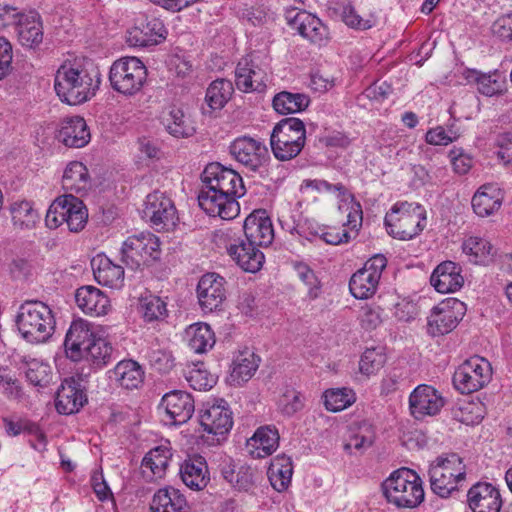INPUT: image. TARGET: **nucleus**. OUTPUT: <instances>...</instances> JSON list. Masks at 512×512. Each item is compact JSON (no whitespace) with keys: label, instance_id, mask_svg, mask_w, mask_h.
<instances>
[{"label":"nucleus","instance_id":"f257e3e1","mask_svg":"<svg viewBox=\"0 0 512 512\" xmlns=\"http://www.w3.org/2000/svg\"><path fill=\"white\" fill-rule=\"evenodd\" d=\"M101 74L92 64L81 60L64 61L56 71L54 89L63 103L79 105L95 96Z\"/></svg>","mask_w":512,"mask_h":512},{"label":"nucleus","instance_id":"f03ea898","mask_svg":"<svg viewBox=\"0 0 512 512\" xmlns=\"http://www.w3.org/2000/svg\"><path fill=\"white\" fill-rule=\"evenodd\" d=\"M15 324L21 337L32 344L44 343L55 331L52 308L40 300H26L18 307Z\"/></svg>","mask_w":512,"mask_h":512},{"label":"nucleus","instance_id":"7ed1b4c3","mask_svg":"<svg viewBox=\"0 0 512 512\" xmlns=\"http://www.w3.org/2000/svg\"><path fill=\"white\" fill-rule=\"evenodd\" d=\"M382 491L387 502L398 508H416L425 496L422 479L406 467L393 471L383 481Z\"/></svg>","mask_w":512,"mask_h":512},{"label":"nucleus","instance_id":"20e7f679","mask_svg":"<svg viewBox=\"0 0 512 512\" xmlns=\"http://www.w3.org/2000/svg\"><path fill=\"white\" fill-rule=\"evenodd\" d=\"M425 208L418 203L398 201L386 213L384 224L389 235L399 240H411L426 227Z\"/></svg>","mask_w":512,"mask_h":512},{"label":"nucleus","instance_id":"39448f33","mask_svg":"<svg viewBox=\"0 0 512 512\" xmlns=\"http://www.w3.org/2000/svg\"><path fill=\"white\" fill-rule=\"evenodd\" d=\"M431 490L440 497H448L459 489L466 479V466L462 458L450 453L437 457L429 467Z\"/></svg>","mask_w":512,"mask_h":512},{"label":"nucleus","instance_id":"423d86ee","mask_svg":"<svg viewBox=\"0 0 512 512\" xmlns=\"http://www.w3.org/2000/svg\"><path fill=\"white\" fill-rule=\"evenodd\" d=\"M306 143V128L299 118H286L278 122L270 135L273 155L280 161L297 157Z\"/></svg>","mask_w":512,"mask_h":512},{"label":"nucleus","instance_id":"0eeeda50","mask_svg":"<svg viewBox=\"0 0 512 512\" xmlns=\"http://www.w3.org/2000/svg\"><path fill=\"white\" fill-rule=\"evenodd\" d=\"M88 220V211L82 200L72 194L57 197L49 206L45 224L49 229L66 225L70 232L84 229Z\"/></svg>","mask_w":512,"mask_h":512},{"label":"nucleus","instance_id":"6e6552de","mask_svg":"<svg viewBox=\"0 0 512 512\" xmlns=\"http://www.w3.org/2000/svg\"><path fill=\"white\" fill-rule=\"evenodd\" d=\"M147 78V69L137 57H122L110 67L109 81L111 87L125 96L137 94Z\"/></svg>","mask_w":512,"mask_h":512},{"label":"nucleus","instance_id":"1a4fd4ad","mask_svg":"<svg viewBox=\"0 0 512 512\" xmlns=\"http://www.w3.org/2000/svg\"><path fill=\"white\" fill-rule=\"evenodd\" d=\"M199 418L203 431L207 433L202 438L210 445L220 444L233 427V413L223 399L204 403Z\"/></svg>","mask_w":512,"mask_h":512},{"label":"nucleus","instance_id":"9d476101","mask_svg":"<svg viewBox=\"0 0 512 512\" xmlns=\"http://www.w3.org/2000/svg\"><path fill=\"white\" fill-rule=\"evenodd\" d=\"M160 241L150 232L128 237L121 247V261L131 269H140L160 258Z\"/></svg>","mask_w":512,"mask_h":512},{"label":"nucleus","instance_id":"9b49d317","mask_svg":"<svg viewBox=\"0 0 512 512\" xmlns=\"http://www.w3.org/2000/svg\"><path fill=\"white\" fill-rule=\"evenodd\" d=\"M492 379L490 362L480 356H472L460 364L453 374V385L462 394H470L485 387Z\"/></svg>","mask_w":512,"mask_h":512},{"label":"nucleus","instance_id":"f8f14e48","mask_svg":"<svg viewBox=\"0 0 512 512\" xmlns=\"http://www.w3.org/2000/svg\"><path fill=\"white\" fill-rule=\"evenodd\" d=\"M202 186L225 193L235 200L246 193L241 175L235 170L225 167L218 162L208 164L201 174Z\"/></svg>","mask_w":512,"mask_h":512},{"label":"nucleus","instance_id":"ddd939ff","mask_svg":"<svg viewBox=\"0 0 512 512\" xmlns=\"http://www.w3.org/2000/svg\"><path fill=\"white\" fill-rule=\"evenodd\" d=\"M167 30L158 17L139 13L126 31V42L130 47H147L165 40Z\"/></svg>","mask_w":512,"mask_h":512},{"label":"nucleus","instance_id":"4468645a","mask_svg":"<svg viewBox=\"0 0 512 512\" xmlns=\"http://www.w3.org/2000/svg\"><path fill=\"white\" fill-rule=\"evenodd\" d=\"M387 259L382 254H376L368 259L364 266L357 270L349 281L351 294L357 299L372 297L378 288Z\"/></svg>","mask_w":512,"mask_h":512},{"label":"nucleus","instance_id":"2eb2a0df","mask_svg":"<svg viewBox=\"0 0 512 512\" xmlns=\"http://www.w3.org/2000/svg\"><path fill=\"white\" fill-rule=\"evenodd\" d=\"M465 312L466 305L462 301L456 298L443 300L428 317V333L435 337L451 332L463 319Z\"/></svg>","mask_w":512,"mask_h":512},{"label":"nucleus","instance_id":"dca6fc26","mask_svg":"<svg viewBox=\"0 0 512 512\" xmlns=\"http://www.w3.org/2000/svg\"><path fill=\"white\" fill-rule=\"evenodd\" d=\"M286 19L292 29L312 44L325 46L329 42V29L316 15L306 10L293 9L288 12Z\"/></svg>","mask_w":512,"mask_h":512},{"label":"nucleus","instance_id":"f3484780","mask_svg":"<svg viewBox=\"0 0 512 512\" xmlns=\"http://www.w3.org/2000/svg\"><path fill=\"white\" fill-rule=\"evenodd\" d=\"M143 213L153 226L160 229L170 230L178 222L177 210L173 201L160 191H154L147 195Z\"/></svg>","mask_w":512,"mask_h":512},{"label":"nucleus","instance_id":"a211bd4d","mask_svg":"<svg viewBox=\"0 0 512 512\" xmlns=\"http://www.w3.org/2000/svg\"><path fill=\"white\" fill-rule=\"evenodd\" d=\"M231 156L251 171L259 170L268 159L266 145L257 138L241 136L229 147Z\"/></svg>","mask_w":512,"mask_h":512},{"label":"nucleus","instance_id":"6ab92c4d","mask_svg":"<svg viewBox=\"0 0 512 512\" xmlns=\"http://www.w3.org/2000/svg\"><path fill=\"white\" fill-rule=\"evenodd\" d=\"M158 410L164 413L169 424L177 426L191 419L195 411V403L190 393L172 390L162 396Z\"/></svg>","mask_w":512,"mask_h":512},{"label":"nucleus","instance_id":"aec40b11","mask_svg":"<svg viewBox=\"0 0 512 512\" xmlns=\"http://www.w3.org/2000/svg\"><path fill=\"white\" fill-rule=\"evenodd\" d=\"M200 208L211 217L232 220L240 213V205L234 197L203 187L198 195Z\"/></svg>","mask_w":512,"mask_h":512},{"label":"nucleus","instance_id":"412c9836","mask_svg":"<svg viewBox=\"0 0 512 512\" xmlns=\"http://www.w3.org/2000/svg\"><path fill=\"white\" fill-rule=\"evenodd\" d=\"M444 404L445 400L440 392L427 384L418 385L409 396V409L417 420L437 415Z\"/></svg>","mask_w":512,"mask_h":512},{"label":"nucleus","instance_id":"4be33fe9","mask_svg":"<svg viewBox=\"0 0 512 512\" xmlns=\"http://www.w3.org/2000/svg\"><path fill=\"white\" fill-rule=\"evenodd\" d=\"M98 334L88 321L84 319L72 321L64 340L66 356L72 361L82 360L87 346Z\"/></svg>","mask_w":512,"mask_h":512},{"label":"nucleus","instance_id":"5701e85b","mask_svg":"<svg viewBox=\"0 0 512 512\" xmlns=\"http://www.w3.org/2000/svg\"><path fill=\"white\" fill-rule=\"evenodd\" d=\"M225 279L216 273L204 274L197 285V298L201 310L210 313L219 309L226 298Z\"/></svg>","mask_w":512,"mask_h":512},{"label":"nucleus","instance_id":"b1692460","mask_svg":"<svg viewBox=\"0 0 512 512\" xmlns=\"http://www.w3.org/2000/svg\"><path fill=\"white\" fill-rule=\"evenodd\" d=\"M245 239L257 247H267L274 239L272 221L265 210H255L243 225Z\"/></svg>","mask_w":512,"mask_h":512},{"label":"nucleus","instance_id":"393cba45","mask_svg":"<svg viewBox=\"0 0 512 512\" xmlns=\"http://www.w3.org/2000/svg\"><path fill=\"white\" fill-rule=\"evenodd\" d=\"M467 498L473 512H499L502 507L499 489L487 482L473 485L468 491Z\"/></svg>","mask_w":512,"mask_h":512},{"label":"nucleus","instance_id":"a878e982","mask_svg":"<svg viewBox=\"0 0 512 512\" xmlns=\"http://www.w3.org/2000/svg\"><path fill=\"white\" fill-rule=\"evenodd\" d=\"M228 255L244 271L255 273L264 264V254L259 247L246 239H239L227 247Z\"/></svg>","mask_w":512,"mask_h":512},{"label":"nucleus","instance_id":"bb28decb","mask_svg":"<svg viewBox=\"0 0 512 512\" xmlns=\"http://www.w3.org/2000/svg\"><path fill=\"white\" fill-rule=\"evenodd\" d=\"M169 442L162 443L150 449L143 457L141 472L147 481L162 479L172 458Z\"/></svg>","mask_w":512,"mask_h":512},{"label":"nucleus","instance_id":"cd10ccee","mask_svg":"<svg viewBox=\"0 0 512 512\" xmlns=\"http://www.w3.org/2000/svg\"><path fill=\"white\" fill-rule=\"evenodd\" d=\"M87 402V396L81 384L73 378L65 379L57 391L55 406L60 414L69 415L78 412Z\"/></svg>","mask_w":512,"mask_h":512},{"label":"nucleus","instance_id":"c85d7f7f","mask_svg":"<svg viewBox=\"0 0 512 512\" xmlns=\"http://www.w3.org/2000/svg\"><path fill=\"white\" fill-rule=\"evenodd\" d=\"M57 139L70 148H82L91 139L89 128L80 116L67 117L61 121Z\"/></svg>","mask_w":512,"mask_h":512},{"label":"nucleus","instance_id":"c756f323","mask_svg":"<svg viewBox=\"0 0 512 512\" xmlns=\"http://www.w3.org/2000/svg\"><path fill=\"white\" fill-rule=\"evenodd\" d=\"M430 282L439 293H454L464 284L461 267L455 262L444 261L434 269Z\"/></svg>","mask_w":512,"mask_h":512},{"label":"nucleus","instance_id":"7c9ffc66","mask_svg":"<svg viewBox=\"0 0 512 512\" xmlns=\"http://www.w3.org/2000/svg\"><path fill=\"white\" fill-rule=\"evenodd\" d=\"M503 201V192L497 184L487 183L474 193L471 205L476 215L488 217L497 212Z\"/></svg>","mask_w":512,"mask_h":512},{"label":"nucleus","instance_id":"2f4dec72","mask_svg":"<svg viewBox=\"0 0 512 512\" xmlns=\"http://www.w3.org/2000/svg\"><path fill=\"white\" fill-rule=\"evenodd\" d=\"M75 300L79 309L91 316L106 315L110 309V300L100 289L94 286H82L76 290Z\"/></svg>","mask_w":512,"mask_h":512},{"label":"nucleus","instance_id":"473e14b6","mask_svg":"<svg viewBox=\"0 0 512 512\" xmlns=\"http://www.w3.org/2000/svg\"><path fill=\"white\" fill-rule=\"evenodd\" d=\"M95 280L110 288L119 289L124 284V269L114 264L107 256L97 255L91 261Z\"/></svg>","mask_w":512,"mask_h":512},{"label":"nucleus","instance_id":"72a5a7b5","mask_svg":"<svg viewBox=\"0 0 512 512\" xmlns=\"http://www.w3.org/2000/svg\"><path fill=\"white\" fill-rule=\"evenodd\" d=\"M18 41L23 47L36 48L43 41V24L40 15L35 11L26 12L18 20L15 29Z\"/></svg>","mask_w":512,"mask_h":512},{"label":"nucleus","instance_id":"f704fd0d","mask_svg":"<svg viewBox=\"0 0 512 512\" xmlns=\"http://www.w3.org/2000/svg\"><path fill=\"white\" fill-rule=\"evenodd\" d=\"M184 484L194 490L203 489L209 481V472L204 457L195 455L186 459L180 467Z\"/></svg>","mask_w":512,"mask_h":512},{"label":"nucleus","instance_id":"c9c22d12","mask_svg":"<svg viewBox=\"0 0 512 512\" xmlns=\"http://www.w3.org/2000/svg\"><path fill=\"white\" fill-rule=\"evenodd\" d=\"M151 512H189L190 508L185 496L174 487L159 489L150 504Z\"/></svg>","mask_w":512,"mask_h":512},{"label":"nucleus","instance_id":"e433bc0d","mask_svg":"<svg viewBox=\"0 0 512 512\" xmlns=\"http://www.w3.org/2000/svg\"><path fill=\"white\" fill-rule=\"evenodd\" d=\"M250 454L254 458H265L279 446V433L274 426L259 427L248 440Z\"/></svg>","mask_w":512,"mask_h":512},{"label":"nucleus","instance_id":"4c0bfd02","mask_svg":"<svg viewBox=\"0 0 512 512\" xmlns=\"http://www.w3.org/2000/svg\"><path fill=\"white\" fill-rule=\"evenodd\" d=\"M236 87L243 92L262 91L265 88L264 74L256 69L249 58H242L235 70Z\"/></svg>","mask_w":512,"mask_h":512},{"label":"nucleus","instance_id":"58836bf2","mask_svg":"<svg viewBox=\"0 0 512 512\" xmlns=\"http://www.w3.org/2000/svg\"><path fill=\"white\" fill-rule=\"evenodd\" d=\"M91 178L87 167L79 161H72L67 164L63 176L62 187L70 194L77 193L83 195L89 189Z\"/></svg>","mask_w":512,"mask_h":512},{"label":"nucleus","instance_id":"ea45409f","mask_svg":"<svg viewBox=\"0 0 512 512\" xmlns=\"http://www.w3.org/2000/svg\"><path fill=\"white\" fill-rule=\"evenodd\" d=\"M259 363L260 358L253 351L249 349L239 351L232 363L231 382L236 385L247 382L257 371Z\"/></svg>","mask_w":512,"mask_h":512},{"label":"nucleus","instance_id":"a19ab883","mask_svg":"<svg viewBox=\"0 0 512 512\" xmlns=\"http://www.w3.org/2000/svg\"><path fill=\"white\" fill-rule=\"evenodd\" d=\"M110 374V378L125 389L138 388L144 380L142 367L131 359L118 362Z\"/></svg>","mask_w":512,"mask_h":512},{"label":"nucleus","instance_id":"79ce46f5","mask_svg":"<svg viewBox=\"0 0 512 512\" xmlns=\"http://www.w3.org/2000/svg\"><path fill=\"white\" fill-rule=\"evenodd\" d=\"M89 344L82 360L87 361L92 368L102 369L112 362L114 347L107 338L98 334Z\"/></svg>","mask_w":512,"mask_h":512},{"label":"nucleus","instance_id":"37998d69","mask_svg":"<svg viewBox=\"0 0 512 512\" xmlns=\"http://www.w3.org/2000/svg\"><path fill=\"white\" fill-rule=\"evenodd\" d=\"M268 479L272 487L278 491H285L292 479L293 465L290 457L278 455L271 460L267 471Z\"/></svg>","mask_w":512,"mask_h":512},{"label":"nucleus","instance_id":"c03bdc74","mask_svg":"<svg viewBox=\"0 0 512 512\" xmlns=\"http://www.w3.org/2000/svg\"><path fill=\"white\" fill-rule=\"evenodd\" d=\"M188 346L195 353H205L215 344V334L211 327L202 322L191 324L185 330Z\"/></svg>","mask_w":512,"mask_h":512},{"label":"nucleus","instance_id":"a18cd8bd","mask_svg":"<svg viewBox=\"0 0 512 512\" xmlns=\"http://www.w3.org/2000/svg\"><path fill=\"white\" fill-rule=\"evenodd\" d=\"M463 252L468 256L469 261L474 264L487 265L492 262L495 249L485 238L471 236L462 244Z\"/></svg>","mask_w":512,"mask_h":512},{"label":"nucleus","instance_id":"49530a36","mask_svg":"<svg viewBox=\"0 0 512 512\" xmlns=\"http://www.w3.org/2000/svg\"><path fill=\"white\" fill-rule=\"evenodd\" d=\"M10 214L15 228L21 230L33 229L39 221V213L33 203L27 200H18L10 205Z\"/></svg>","mask_w":512,"mask_h":512},{"label":"nucleus","instance_id":"de8ad7c7","mask_svg":"<svg viewBox=\"0 0 512 512\" xmlns=\"http://www.w3.org/2000/svg\"><path fill=\"white\" fill-rule=\"evenodd\" d=\"M139 311L146 323L163 322L169 316L167 302L153 294H147L140 298Z\"/></svg>","mask_w":512,"mask_h":512},{"label":"nucleus","instance_id":"09e8293b","mask_svg":"<svg viewBox=\"0 0 512 512\" xmlns=\"http://www.w3.org/2000/svg\"><path fill=\"white\" fill-rule=\"evenodd\" d=\"M166 131L175 138H187L194 134L195 128L180 108L173 107L163 116Z\"/></svg>","mask_w":512,"mask_h":512},{"label":"nucleus","instance_id":"8fccbe9b","mask_svg":"<svg viewBox=\"0 0 512 512\" xmlns=\"http://www.w3.org/2000/svg\"><path fill=\"white\" fill-rule=\"evenodd\" d=\"M308 96L301 93L282 91L273 99V107L279 114L297 113L309 105Z\"/></svg>","mask_w":512,"mask_h":512},{"label":"nucleus","instance_id":"3c124183","mask_svg":"<svg viewBox=\"0 0 512 512\" xmlns=\"http://www.w3.org/2000/svg\"><path fill=\"white\" fill-rule=\"evenodd\" d=\"M291 218L292 223L281 221L282 228L291 235L311 240L312 237H318L321 232V225L313 219L303 217L301 214L293 215Z\"/></svg>","mask_w":512,"mask_h":512},{"label":"nucleus","instance_id":"603ef678","mask_svg":"<svg viewBox=\"0 0 512 512\" xmlns=\"http://www.w3.org/2000/svg\"><path fill=\"white\" fill-rule=\"evenodd\" d=\"M467 79L475 81L478 91L485 96H494L502 92L503 79L498 71L493 73H480L476 70L468 71Z\"/></svg>","mask_w":512,"mask_h":512},{"label":"nucleus","instance_id":"864d4df0","mask_svg":"<svg viewBox=\"0 0 512 512\" xmlns=\"http://www.w3.org/2000/svg\"><path fill=\"white\" fill-rule=\"evenodd\" d=\"M232 83L226 79L213 81L206 91L205 100L213 110L222 109L233 94Z\"/></svg>","mask_w":512,"mask_h":512},{"label":"nucleus","instance_id":"5fc2aeb1","mask_svg":"<svg viewBox=\"0 0 512 512\" xmlns=\"http://www.w3.org/2000/svg\"><path fill=\"white\" fill-rule=\"evenodd\" d=\"M323 398L325 408L331 412L342 411L356 400L354 391L349 388L328 389L324 392Z\"/></svg>","mask_w":512,"mask_h":512},{"label":"nucleus","instance_id":"6e6d98bb","mask_svg":"<svg viewBox=\"0 0 512 512\" xmlns=\"http://www.w3.org/2000/svg\"><path fill=\"white\" fill-rule=\"evenodd\" d=\"M305 403L304 395L292 387H286L280 395L277 408L284 415L291 417L303 409Z\"/></svg>","mask_w":512,"mask_h":512},{"label":"nucleus","instance_id":"4d7b16f0","mask_svg":"<svg viewBox=\"0 0 512 512\" xmlns=\"http://www.w3.org/2000/svg\"><path fill=\"white\" fill-rule=\"evenodd\" d=\"M386 362V354L383 348H368L360 357L359 371L366 375L371 376L378 373Z\"/></svg>","mask_w":512,"mask_h":512},{"label":"nucleus","instance_id":"13d9d810","mask_svg":"<svg viewBox=\"0 0 512 512\" xmlns=\"http://www.w3.org/2000/svg\"><path fill=\"white\" fill-rule=\"evenodd\" d=\"M374 438L375 433L372 426L368 423H362L352 430L351 435L345 444V449L349 451L355 450L357 452H362L373 444Z\"/></svg>","mask_w":512,"mask_h":512},{"label":"nucleus","instance_id":"bf43d9fd","mask_svg":"<svg viewBox=\"0 0 512 512\" xmlns=\"http://www.w3.org/2000/svg\"><path fill=\"white\" fill-rule=\"evenodd\" d=\"M302 188L312 189L319 193H329L335 195L339 202H346L350 192L342 183H329L323 179H306L302 182Z\"/></svg>","mask_w":512,"mask_h":512},{"label":"nucleus","instance_id":"052dcab7","mask_svg":"<svg viewBox=\"0 0 512 512\" xmlns=\"http://www.w3.org/2000/svg\"><path fill=\"white\" fill-rule=\"evenodd\" d=\"M342 21L350 28L356 30H368L375 26L376 19L373 16L362 17L351 4H346L341 11Z\"/></svg>","mask_w":512,"mask_h":512},{"label":"nucleus","instance_id":"680f3d73","mask_svg":"<svg viewBox=\"0 0 512 512\" xmlns=\"http://www.w3.org/2000/svg\"><path fill=\"white\" fill-rule=\"evenodd\" d=\"M483 405L481 402H464L454 412L455 418L466 425L478 424L483 419Z\"/></svg>","mask_w":512,"mask_h":512},{"label":"nucleus","instance_id":"e2e57ef3","mask_svg":"<svg viewBox=\"0 0 512 512\" xmlns=\"http://www.w3.org/2000/svg\"><path fill=\"white\" fill-rule=\"evenodd\" d=\"M299 279L307 286L310 299H316L321 293V284L314 271L305 263L297 262L294 264Z\"/></svg>","mask_w":512,"mask_h":512},{"label":"nucleus","instance_id":"0e129e2a","mask_svg":"<svg viewBox=\"0 0 512 512\" xmlns=\"http://www.w3.org/2000/svg\"><path fill=\"white\" fill-rule=\"evenodd\" d=\"M27 380L34 386L45 387L51 381V371L49 365L33 360L28 363L25 372Z\"/></svg>","mask_w":512,"mask_h":512},{"label":"nucleus","instance_id":"69168bd1","mask_svg":"<svg viewBox=\"0 0 512 512\" xmlns=\"http://www.w3.org/2000/svg\"><path fill=\"white\" fill-rule=\"evenodd\" d=\"M339 209L347 212V221L344 226H347L351 231L357 232L363 220L361 204L350 193L346 202H340Z\"/></svg>","mask_w":512,"mask_h":512},{"label":"nucleus","instance_id":"338daca9","mask_svg":"<svg viewBox=\"0 0 512 512\" xmlns=\"http://www.w3.org/2000/svg\"><path fill=\"white\" fill-rule=\"evenodd\" d=\"M186 379L194 390L199 391L209 390L216 384L215 376L206 369L200 367L192 368L188 372Z\"/></svg>","mask_w":512,"mask_h":512},{"label":"nucleus","instance_id":"774afa93","mask_svg":"<svg viewBox=\"0 0 512 512\" xmlns=\"http://www.w3.org/2000/svg\"><path fill=\"white\" fill-rule=\"evenodd\" d=\"M458 134L452 130L447 131L442 126L431 128L425 135V140L430 145H448L457 140Z\"/></svg>","mask_w":512,"mask_h":512}]
</instances>
